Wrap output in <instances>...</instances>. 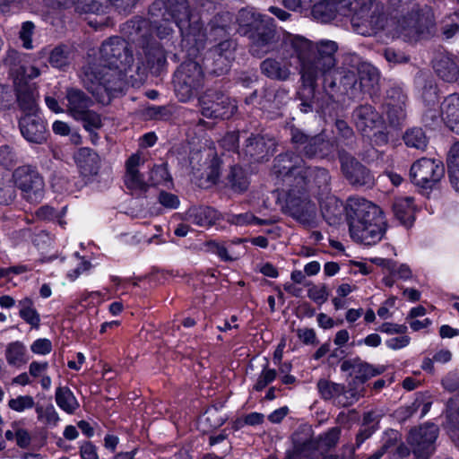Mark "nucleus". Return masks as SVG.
Returning <instances> with one entry per match:
<instances>
[{
    "label": "nucleus",
    "mask_w": 459,
    "mask_h": 459,
    "mask_svg": "<svg viewBox=\"0 0 459 459\" xmlns=\"http://www.w3.org/2000/svg\"><path fill=\"white\" fill-rule=\"evenodd\" d=\"M100 64L87 66L82 81L96 98L105 102V95L121 91L125 85L124 75L132 67L134 59L126 42L118 37L105 41L100 49Z\"/></svg>",
    "instance_id": "nucleus-1"
},
{
    "label": "nucleus",
    "mask_w": 459,
    "mask_h": 459,
    "mask_svg": "<svg viewBox=\"0 0 459 459\" xmlns=\"http://www.w3.org/2000/svg\"><path fill=\"white\" fill-rule=\"evenodd\" d=\"M312 14L320 22L333 20L338 13L351 15L354 30L370 35L384 27L383 8L375 0H311Z\"/></svg>",
    "instance_id": "nucleus-2"
},
{
    "label": "nucleus",
    "mask_w": 459,
    "mask_h": 459,
    "mask_svg": "<svg viewBox=\"0 0 459 459\" xmlns=\"http://www.w3.org/2000/svg\"><path fill=\"white\" fill-rule=\"evenodd\" d=\"M290 46L300 65V74L305 84L313 86L321 76L330 73L335 66L334 55L337 44L332 40H322L316 46L300 36H291L285 43Z\"/></svg>",
    "instance_id": "nucleus-3"
},
{
    "label": "nucleus",
    "mask_w": 459,
    "mask_h": 459,
    "mask_svg": "<svg viewBox=\"0 0 459 459\" xmlns=\"http://www.w3.org/2000/svg\"><path fill=\"white\" fill-rule=\"evenodd\" d=\"M347 216L350 236L354 241L375 245L382 239L386 223L379 206L364 198L351 197Z\"/></svg>",
    "instance_id": "nucleus-4"
},
{
    "label": "nucleus",
    "mask_w": 459,
    "mask_h": 459,
    "mask_svg": "<svg viewBox=\"0 0 459 459\" xmlns=\"http://www.w3.org/2000/svg\"><path fill=\"white\" fill-rule=\"evenodd\" d=\"M341 431L340 427H333L316 438L312 437L311 428L304 426L294 433L293 450L285 459H315L323 451L336 446Z\"/></svg>",
    "instance_id": "nucleus-5"
},
{
    "label": "nucleus",
    "mask_w": 459,
    "mask_h": 459,
    "mask_svg": "<svg viewBox=\"0 0 459 459\" xmlns=\"http://www.w3.org/2000/svg\"><path fill=\"white\" fill-rule=\"evenodd\" d=\"M204 82V74L200 65L195 61H188L180 65L175 74V91L178 99L187 101Z\"/></svg>",
    "instance_id": "nucleus-6"
},
{
    "label": "nucleus",
    "mask_w": 459,
    "mask_h": 459,
    "mask_svg": "<svg viewBox=\"0 0 459 459\" xmlns=\"http://www.w3.org/2000/svg\"><path fill=\"white\" fill-rule=\"evenodd\" d=\"M438 428L427 424L411 430L407 442L416 459H429L436 450Z\"/></svg>",
    "instance_id": "nucleus-7"
},
{
    "label": "nucleus",
    "mask_w": 459,
    "mask_h": 459,
    "mask_svg": "<svg viewBox=\"0 0 459 459\" xmlns=\"http://www.w3.org/2000/svg\"><path fill=\"white\" fill-rule=\"evenodd\" d=\"M15 186L22 192L30 202H39L44 194L43 178L29 167H20L13 172Z\"/></svg>",
    "instance_id": "nucleus-8"
},
{
    "label": "nucleus",
    "mask_w": 459,
    "mask_h": 459,
    "mask_svg": "<svg viewBox=\"0 0 459 459\" xmlns=\"http://www.w3.org/2000/svg\"><path fill=\"white\" fill-rule=\"evenodd\" d=\"M445 169L441 161L422 158L411 168V177L415 185L424 188L432 187L444 176Z\"/></svg>",
    "instance_id": "nucleus-9"
},
{
    "label": "nucleus",
    "mask_w": 459,
    "mask_h": 459,
    "mask_svg": "<svg viewBox=\"0 0 459 459\" xmlns=\"http://www.w3.org/2000/svg\"><path fill=\"white\" fill-rule=\"evenodd\" d=\"M202 114L209 118H230L236 111V105L229 97L210 92L200 100Z\"/></svg>",
    "instance_id": "nucleus-10"
},
{
    "label": "nucleus",
    "mask_w": 459,
    "mask_h": 459,
    "mask_svg": "<svg viewBox=\"0 0 459 459\" xmlns=\"http://www.w3.org/2000/svg\"><path fill=\"white\" fill-rule=\"evenodd\" d=\"M284 208L290 216L301 223H310L316 216V205L303 191L291 190L285 200Z\"/></svg>",
    "instance_id": "nucleus-11"
},
{
    "label": "nucleus",
    "mask_w": 459,
    "mask_h": 459,
    "mask_svg": "<svg viewBox=\"0 0 459 459\" xmlns=\"http://www.w3.org/2000/svg\"><path fill=\"white\" fill-rule=\"evenodd\" d=\"M433 22L432 10L425 6L420 12L412 13L397 22L396 31L399 36L411 39L422 33Z\"/></svg>",
    "instance_id": "nucleus-12"
},
{
    "label": "nucleus",
    "mask_w": 459,
    "mask_h": 459,
    "mask_svg": "<svg viewBox=\"0 0 459 459\" xmlns=\"http://www.w3.org/2000/svg\"><path fill=\"white\" fill-rule=\"evenodd\" d=\"M19 126L22 135L27 142L42 144L47 141V126L39 115H25L20 119Z\"/></svg>",
    "instance_id": "nucleus-13"
},
{
    "label": "nucleus",
    "mask_w": 459,
    "mask_h": 459,
    "mask_svg": "<svg viewBox=\"0 0 459 459\" xmlns=\"http://www.w3.org/2000/svg\"><path fill=\"white\" fill-rule=\"evenodd\" d=\"M342 169L352 185L370 186L374 184V177L352 157H342Z\"/></svg>",
    "instance_id": "nucleus-14"
},
{
    "label": "nucleus",
    "mask_w": 459,
    "mask_h": 459,
    "mask_svg": "<svg viewBox=\"0 0 459 459\" xmlns=\"http://www.w3.org/2000/svg\"><path fill=\"white\" fill-rule=\"evenodd\" d=\"M341 370L350 372L351 376H354L358 383L363 384L368 379L382 374L385 371V367L374 366L359 359H353L344 360L341 365Z\"/></svg>",
    "instance_id": "nucleus-15"
},
{
    "label": "nucleus",
    "mask_w": 459,
    "mask_h": 459,
    "mask_svg": "<svg viewBox=\"0 0 459 459\" xmlns=\"http://www.w3.org/2000/svg\"><path fill=\"white\" fill-rule=\"evenodd\" d=\"M237 21L243 34H247L252 30L258 31L264 28L268 29L271 24V18L260 14L254 8L240 10Z\"/></svg>",
    "instance_id": "nucleus-16"
},
{
    "label": "nucleus",
    "mask_w": 459,
    "mask_h": 459,
    "mask_svg": "<svg viewBox=\"0 0 459 459\" xmlns=\"http://www.w3.org/2000/svg\"><path fill=\"white\" fill-rule=\"evenodd\" d=\"M65 3L74 4L81 13H100L104 12L106 5L102 0H64ZM110 3L117 8L126 11L134 4L135 0H105V4Z\"/></svg>",
    "instance_id": "nucleus-17"
},
{
    "label": "nucleus",
    "mask_w": 459,
    "mask_h": 459,
    "mask_svg": "<svg viewBox=\"0 0 459 459\" xmlns=\"http://www.w3.org/2000/svg\"><path fill=\"white\" fill-rule=\"evenodd\" d=\"M356 126L363 133H368L377 128L382 124L379 114L368 105L358 108L353 114Z\"/></svg>",
    "instance_id": "nucleus-18"
},
{
    "label": "nucleus",
    "mask_w": 459,
    "mask_h": 459,
    "mask_svg": "<svg viewBox=\"0 0 459 459\" xmlns=\"http://www.w3.org/2000/svg\"><path fill=\"white\" fill-rule=\"evenodd\" d=\"M440 113L446 126L459 134V95L447 96L441 103Z\"/></svg>",
    "instance_id": "nucleus-19"
},
{
    "label": "nucleus",
    "mask_w": 459,
    "mask_h": 459,
    "mask_svg": "<svg viewBox=\"0 0 459 459\" xmlns=\"http://www.w3.org/2000/svg\"><path fill=\"white\" fill-rule=\"evenodd\" d=\"M323 217L330 225H336L341 221L342 214V204L334 195L325 193L318 197Z\"/></svg>",
    "instance_id": "nucleus-20"
},
{
    "label": "nucleus",
    "mask_w": 459,
    "mask_h": 459,
    "mask_svg": "<svg viewBox=\"0 0 459 459\" xmlns=\"http://www.w3.org/2000/svg\"><path fill=\"white\" fill-rule=\"evenodd\" d=\"M65 99L67 100L66 110L74 119L82 117L92 103L91 100L78 89L67 90Z\"/></svg>",
    "instance_id": "nucleus-21"
},
{
    "label": "nucleus",
    "mask_w": 459,
    "mask_h": 459,
    "mask_svg": "<svg viewBox=\"0 0 459 459\" xmlns=\"http://www.w3.org/2000/svg\"><path fill=\"white\" fill-rule=\"evenodd\" d=\"M143 158L140 152L132 154L126 164V173L125 182L130 189H143L145 182L143 175L139 172L138 167L143 163Z\"/></svg>",
    "instance_id": "nucleus-22"
},
{
    "label": "nucleus",
    "mask_w": 459,
    "mask_h": 459,
    "mask_svg": "<svg viewBox=\"0 0 459 459\" xmlns=\"http://www.w3.org/2000/svg\"><path fill=\"white\" fill-rule=\"evenodd\" d=\"M74 161L83 176L97 173L100 164L98 154L90 148H80L74 155Z\"/></svg>",
    "instance_id": "nucleus-23"
},
{
    "label": "nucleus",
    "mask_w": 459,
    "mask_h": 459,
    "mask_svg": "<svg viewBox=\"0 0 459 459\" xmlns=\"http://www.w3.org/2000/svg\"><path fill=\"white\" fill-rule=\"evenodd\" d=\"M233 51L234 45L229 40L222 41L215 47L212 52L215 65L217 66L213 70L214 74L220 75L228 71L233 58Z\"/></svg>",
    "instance_id": "nucleus-24"
},
{
    "label": "nucleus",
    "mask_w": 459,
    "mask_h": 459,
    "mask_svg": "<svg viewBox=\"0 0 459 459\" xmlns=\"http://www.w3.org/2000/svg\"><path fill=\"white\" fill-rule=\"evenodd\" d=\"M394 217L405 227H411L414 221L415 205L411 197H396L393 204Z\"/></svg>",
    "instance_id": "nucleus-25"
},
{
    "label": "nucleus",
    "mask_w": 459,
    "mask_h": 459,
    "mask_svg": "<svg viewBox=\"0 0 459 459\" xmlns=\"http://www.w3.org/2000/svg\"><path fill=\"white\" fill-rule=\"evenodd\" d=\"M186 217L193 224L208 227L218 220L219 214L216 210L211 207H193L187 211Z\"/></svg>",
    "instance_id": "nucleus-26"
},
{
    "label": "nucleus",
    "mask_w": 459,
    "mask_h": 459,
    "mask_svg": "<svg viewBox=\"0 0 459 459\" xmlns=\"http://www.w3.org/2000/svg\"><path fill=\"white\" fill-rule=\"evenodd\" d=\"M296 160H292V158L288 154L279 156L276 159L275 168H278L277 172L282 176H300L302 179L307 177V171L301 169V163L303 162L298 157Z\"/></svg>",
    "instance_id": "nucleus-27"
},
{
    "label": "nucleus",
    "mask_w": 459,
    "mask_h": 459,
    "mask_svg": "<svg viewBox=\"0 0 459 459\" xmlns=\"http://www.w3.org/2000/svg\"><path fill=\"white\" fill-rule=\"evenodd\" d=\"M434 69L437 74L446 82H454L459 78V68L450 56H441L436 60Z\"/></svg>",
    "instance_id": "nucleus-28"
},
{
    "label": "nucleus",
    "mask_w": 459,
    "mask_h": 459,
    "mask_svg": "<svg viewBox=\"0 0 459 459\" xmlns=\"http://www.w3.org/2000/svg\"><path fill=\"white\" fill-rule=\"evenodd\" d=\"M359 86L365 91L374 90L379 82L378 70L368 63H361L358 67Z\"/></svg>",
    "instance_id": "nucleus-29"
},
{
    "label": "nucleus",
    "mask_w": 459,
    "mask_h": 459,
    "mask_svg": "<svg viewBox=\"0 0 459 459\" xmlns=\"http://www.w3.org/2000/svg\"><path fill=\"white\" fill-rule=\"evenodd\" d=\"M55 401L56 405L67 414H74L80 406L77 398L67 386H58L56 389Z\"/></svg>",
    "instance_id": "nucleus-30"
},
{
    "label": "nucleus",
    "mask_w": 459,
    "mask_h": 459,
    "mask_svg": "<svg viewBox=\"0 0 459 459\" xmlns=\"http://www.w3.org/2000/svg\"><path fill=\"white\" fill-rule=\"evenodd\" d=\"M292 65L291 61L282 64L279 60L268 58L262 63L261 69L268 77L277 80H286L290 74V66Z\"/></svg>",
    "instance_id": "nucleus-31"
},
{
    "label": "nucleus",
    "mask_w": 459,
    "mask_h": 459,
    "mask_svg": "<svg viewBox=\"0 0 459 459\" xmlns=\"http://www.w3.org/2000/svg\"><path fill=\"white\" fill-rule=\"evenodd\" d=\"M5 359L10 366L20 368L29 360L26 346L19 341L9 343L5 350Z\"/></svg>",
    "instance_id": "nucleus-32"
},
{
    "label": "nucleus",
    "mask_w": 459,
    "mask_h": 459,
    "mask_svg": "<svg viewBox=\"0 0 459 459\" xmlns=\"http://www.w3.org/2000/svg\"><path fill=\"white\" fill-rule=\"evenodd\" d=\"M35 412L38 421L46 428L53 429L60 421L59 414L51 403L47 405L36 404Z\"/></svg>",
    "instance_id": "nucleus-33"
},
{
    "label": "nucleus",
    "mask_w": 459,
    "mask_h": 459,
    "mask_svg": "<svg viewBox=\"0 0 459 459\" xmlns=\"http://www.w3.org/2000/svg\"><path fill=\"white\" fill-rule=\"evenodd\" d=\"M37 94L36 92L26 88L24 90H18L17 101L21 109L25 115H38V105H37Z\"/></svg>",
    "instance_id": "nucleus-34"
},
{
    "label": "nucleus",
    "mask_w": 459,
    "mask_h": 459,
    "mask_svg": "<svg viewBox=\"0 0 459 459\" xmlns=\"http://www.w3.org/2000/svg\"><path fill=\"white\" fill-rule=\"evenodd\" d=\"M71 59V51L65 46H57L48 52V60L54 68H65L70 64Z\"/></svg>",
    "instance_id": "nucleus-35"
},
{
    "label": "nucleus",
    "mask_w": 459,
    "mask_h": 459,
    "mask_svg": "<svg viewBox=\"0 0 459 459\" xmlns=\"http://www.w3.org/2000/svg\"><path fill=\"white\" fill-rule=\"evenodd\" d=\"M448 174L451 185L459 192V143L453 145L447 159Z\"/></svg>",
    "instance_id": "nucleus-36"
},
{
    "label": "nucleus",
    "mask_w": 459,
    "mask_h": 459,
    "mask_svg": "<svg viewBox=\"0 0 459 459\" xmlns=\"http://www.w3.org/2000/svg\"><path fill=\"white\" fill-rule=\"evenodd\" d=\"M48 362L32 361L29 366V373L33 378H39L41 387L48 390L51 386V378L47 375Z\"/></svg>",
    "instance_id": "nucleus-37"
},
{
    "label": "nucleus",
    "mask_w": 459,
    "mask_h": 459,
    "mask_svg": "<svg viewBox=\"0 0 459 459\" xmlns=\"http://www.w3.org/2000/svg\"><path fill=\"white\" fill-rule=\"evenodd\" d=\"M317 389L321 397L331 400L339 397L344 393V386L326 379H321L317 383Z\"/></svg>",
    "instance_id": "nucleus-38"
},
{
    "label": "nucleus",
    "mask_w": 459,
    "mask_h": 459,
    "mask_svg": "<svg viewBox=\"0 0 459 459\" xmlns=\"http://www.w3.org/2000/svg\"><path fill=\"white\" fill-rule=\"evenodd\" d=\"M7 406L10 410L22 413L26 411L35 408L36 403L34 398L30 394H20L9 399Z\"/></svg>",
    "instance_id": "nucleus-39"
},
{
    "label": "nucleus",
    "mask_w": 459,
    "mask_h": 459,
    "mask_svg": "<svg viewBox=\"0 0 459 459\" xmlns=\"http://www.w3.org/2000/svg\"><path fill=\"white\" fill-rule=\"evenodd\" d=\"M20 306V316L21 317L30 324L32 327H39L40 323L39 315L37 313L32 306V302L29 299L22 300Z\"/></svg>",
    "instance_id": "nucleus-40"
},
{
    "label": "nucleus",
    "mask_w": 459,
    "mask_h": 459,
    "mask_svg": "<svg viewBox=\"0 0 459 459\" xmlns=\"http://www.w3.org/2000/svg\"><path fill=\"white\" fill-rule=\"evenodd\" d=\"M150 184L152 186H169L171 178L165 164L156 165L150 172Z\"/></svg>",
    "instance_id": "nucleus-41"
},
{
    "label": "nucleus",
    "mask_w": 459,
    "mask_h": 459,
    "mask_svg": "<svg viewBox=\"0 0 459 459\" xmlns=\"http://www.w3.org/2000/svg\"><path fill=\"white\" fill-rule=\"evenodd\" d=\"M231 188L236 192H243L248 186V179L244 173L243 169L238 167L232 168L229 176Z\"/></svg>",
    "instance_id": "nucleus-42"
},
{
    "label": "nucleus",
    "mask_w": 459,
    "mask_h": 459,
    "mask_svg": "<svg viewBox=\"0 0 459 459\" xmlns=\"http://www.w3.org/2000/svg\"><path fill=\"white\" fill-rule=\"evenodd\" d=\"M405 144L416 149H424L427 145V138L420 128H414L406 132L404 135Z\"/></svg>",
    "instance_id": "nucleus-43"
},
{
    "label": "nucleus",
    "mask_w": 459,
    "mask_h": 459,
    "mask_svg": "<svg viewBox=\"0 0 459 459\" xmlns=\"http://www.w3.org/2000/svg\"><path fill=\"white\" fill-rule=\"evenodd\" d=\"M251 39L253 40V48H257V49H254L256 52H267L270 48L269 45L273 38V31L271 30H267L266 31L252 34Z\"/></svg>",
    "instance_id": "nucleus-44"
},
{
    "label": "nucleus",
    "mask_w": 459,
    "mask_h": 459,
    "mask_svg": "<svg viewBox=\"0 0 459 459\" xmlns=\"http://www.w3.org/2000/svg\"><path fill=\"white\" fill-rule=\"evenodd\" d=\"M329 143L325 142L321 136H316L310 139L309 143L305 147L306 153L309 156L320 155L325 156L327 154Z\"/></svg>",
    "instance_id": "nucleus-45"
},
{
    "label": "nucleus",
    "mask_w": 459,
    "mask_h": 459,
    "mask_svg": "<svg viewBox=\"0 0 459 459\" xmlns=\"http://www.w3.org/2000/svg\"><path fill=\"white\" fill-rule=\"evenodd\" d=\"M75 120L82 122L83 127L90 132L99 129L102 126L100 116L90 109L85 111L82 117H78Z\"/></svg>",
    "instance_id": "nucleus-46"
},
{
    "label": "nucleus",
    "mask_w": 459,
    "mask_h": 459,
    "mask_svg": "<svg viewBox=\"0 0 459 459\" xmlns=\"http://www.w3.org/2000/svg\"><path fill=\"white\" fill-rule=\"evenodd\" d=\"M211 156H212V158L202 175H205L206 180L209 183L214 184L220 176V160L217 157L213 156L212 152L210 151L209 153H207V157Z\"/></svg>",
    "instance_id": "nucleus-47"
},
{
    "label": "nucleus",
    "mask_w": 459,
    "mask_h": 459,
    "mask_svg": "<svg viewBox=\"0 0 459 459\" xmlns=\"http://www.w3.org/2000/svg\"><path fill=\"white\" fill-rule=\"evenodd\" d=\"M11 428L15 431V441L19 447L25 448L30 444V435L27 429L21 427L20 421L11 423Z\"/></svg>",
    "instance_id": "nucleus-48"
},
{
    "label": "nucleus",
    "mask_w": 459,
    "mask_h": 459,
    "mask_svg": "<svg viewBox=\"0 0 459 459\" xmlns=\"http://www.w3.org/2000/svg\"><path fill=\"white\" fill-rule=\"evenodd\" d=\"M34 30V24L30 22H23L20 30V39L22 41V46L26 49H31L32 45V35Z\"/></svg>",
    "instance_id": "nucleus-49"
},
{
    "label": "nucleus",
    "mask_w": 459,
    "mask_h": 459,
    "mask_svg": "<svg viewBox=\"0 0 459 459\" xmlns=\"http://www.w3.org/2000/svg\"><path fill=\"white\" fill-rule=\"evenodd\" d=\"M277 373L274 369L264 368L259 375L254 389L262 391L267 385L272 383L276 378Z\"/></svg>",
    "instance_id": "nucleus-50"
},
{
    "label": "nucleus",
    "mask_w": 459,
    "mask_h": 459,
    "mask_svg": "<svg viewBox=\"0 0 459 459\" xmlns=\"http://www.w3.org/2000/svg\"><path fill=\"white\" fill-rule=\"evenodd\" d=\"M180 9L184 12V19L178 18L177 15L173 14V17L175 19L176 23L178 24V28L182 31L185 37H191L195 39V29L189 27L188 31L185 32L184 30L186 29V23L189 22V15L187 12V8L185 4H180Z\"/></svg>",
    "instance_id": "nucleus-51"
},
{
    "label": "nucleus",
    "mask_w": 459,
    "mask_h": 459,
    "mask_svg": "<svg viewBox=\"0 0 459 459\" xmlns=\"http://www.w3.org/2000/svg\"><path fill=\"white\" fill-rule=\"evenodd\" d=\"M30 350L35 354L47 355L52 351V343L47 338L37 339L32 342Z\"/></svg>",
    "instance_id": "nucleus-52"
},
{
    "label": "nucleus",
    "mask_w": 459,
    "mask_h": 459,
    "mask_svg": "<svg viewBox=\"0 0 459 459\" xmlns=\"http://www.w3.org/2000/svg\"><path fill=\"white\" fill-rule=\"evenodd\" d=\"M410 336H408L406 333H403L400 336L387 339L385 341V345L393 351H397L407 347L410 344Z\"/></svg>",
    "instance_id": "nucleus-53"
},
{
    "label": "nucleus",
    "mask_w": 459,
    "mask_h": 459,
    "mask_svg": "<svg viewBox=\"0 0 459 459\" xmlns=\"http://www.w3.org/2000/svg\"><path fill=\"white\" fill-rule=\"evenodd\" d=\"M384 56L386 61L391 65H397L408 62L409 58L400 51L393 48H385L384 50Z\"/></svg>",
    "instance_id": "nucleus-54"
},
{
    "label": "nucleus",
    "mask_w": 459,
    "mask_h": 459,
    "mask_svg": "<svg viewBox=\"0 0 459 459\" xmlns=\"http://www.w3.org/2000/svg\"><path fill=\"white\" fill-rule=\"evenodd\" d=\"M351 289H337L336 295L333 298V303L336 309L346 307L350 304L348 295L351 293Z\"/></svg>",
    "instance_id": "nucleus-55"
},
{
    "label": "nucleus",
    "mask_w": 459,
    "mask_h": 459,
    "mask_svg": "<svg viewBox=\"0 0 459 459\" xmlns=\"http://www.w3.org/2000/svg\"><path fill=\"white\" fill-rule=\"evenodd\" d=\"M378 330L387 334H403L407 333V326L387 322L382 324Z\"/></svg>",
    "instance_id": "nucleus-56"
},
{
    "label": "nucleus",
    "mask_w": 459,
    "mask_h": 459,
    "mask_svg": "<svg viewBox=\"0 0 459 459\" xmlns=\"http://www.w3.org/2000/svg\"><path fill=\"white\" fill-rule=\"evenodd\" d=\"M159 201L160 204L169 209H176L179 205V200L177 195L161 192L159 195Z\"/></svg>",
    "instance_id": "nucleus-57"
},
{
    "label": "nucleus",
    "mask_w": 459,
    "mask_h": 459,
    "mask_svg": "<svg viewBox=\"0 0 459 459\" xmlns=\"http://www.w3.org/2000/svg\"><path fill=\"white\" fill-rule=\"evenodd\" d=\"M80 455L82 459H99L97 447L89 441H86L81 445Z\"/></svg>",
    "instance_id": "nucleus-58"
},
{
    "label": "nucleus",
    "mask_w": 459,
    "mask_h": 459,
    "mask_svg": "<svg viewBox=\"0 0 459 459\" xmlns=\"http://www.w3.org/2000/svg\"><path fill=\"white\" fill-rule=\"evenodd\" d=\"M263 147H264V139L262 137L256 136V137L248 139L247 152L251 156L260 154Z\"/></svg>",
    "instance_id": "nucleus-59"
},
{
    "label": "nucleus",
    "mask_w": 459,
    "mask_h": 459,
    "mask_svg": "<svg viewBox=\"0 0 459 459\" xmlns=\"http://www.w3.org/2000/svg\"><path fill=\"white\" fill-rule=\"evenodd\" d=\"M298 337L305 344H315L316 342V333L313 329H299Z\"/></svg>",
    "instance_id": "nucleus-60"
},
{
    "label": "nucleus",
    "mask_w": 459,
    "mask_h": 459,
    "mask_svg": "<svg viewBox=\"0 0 459 459\" xmlns=\"http://www.w3.org/2000/svg\"><path fill=\"white\" fill-rule=\"evenodd\" d=\"M89 267L90 264L87 261L81 257H76L75 269L74 270V273L68 272L67 277L74 281L79 276L81 272L86 271Z\"/></svg>",
    "instance_id": "nucleus-61"
},
{
    "label": "nucleus",
    "mask_w": 459,
    "mask_h": 459,
    "mask_svg": "<svg viewBox=\"0 0 459 459\" xmlns=\"http://www.w3.org/2000/svg\"><path fill=\"white\" fill-rule=\"evenodd\" d=\"M221 145L228 151H235L238 148V136L234 133L227 134L221 141Z\"/></svg>",
    "instance_id": "nucleus-62"
},
{
    "label": "nucleus",
    "mask_w": 459,
    "mask_h": 459,
    "mask_svg": "<svg viewBox=\"0 0 459 459\" xmlns=\"http://www.w3.org/2000/svg\"><path fill=\"white\" fill-rule=\"evenodd\" d=\"M387 117L391 124L394 125L404 117V110L402 106L389 108L386 111Z\"/></svg>",
    "instance_id": "nucleus-63"
},
{
    "label": "nucleus",
    "mask_w": 459,
    "mask_h": 459,
    "mask_svg": "<svg viewBox=\"0 0 459 459\" xmlns=\"http://www.w3.org/2000/svg\"><path fill=\"white\" fill-rule=\"evenodd\" d=\"M449 428L452 431L459 429V408L454 410L451 407L447 414Z\"/></svg>",
    "instance_id": "nucleus-64"
}]
</instances>
